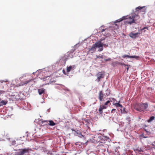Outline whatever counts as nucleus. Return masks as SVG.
<instances>
[{"instance_id":"f257e3e1","label":"nucleus","mask_w":155,"mask_h":155,"mask_svg":"<svg viewBox=\"0 0 155 155\" xmlns=\"http://www.w3.org/2000/svg\"><path fill=\"white\" fill-rule=\"evenodd\" d=\"M139 18L140 16L139 15L133 14L131 16L127 18V20L125 22L126 23L130 25L132 23H134L135 21L139 19Z\"/></svg>"},{"instance_id":"f03ea898","label":"nucleus","mask_w":155,"mask_h":155,"mask_svg":"<svg viewBox=\"0 0 155 155\" xmlns=\"http://www.w3.org/2000/svg\"><path fill=\"white\" fill-rule=\"evenodd\" d=\"M104 72L103 71H101L99 72L97 74L96 76L97 77V78L96 81L99 82L101 80V79L103 78L104 76Z\"/></svg>"},{"instance_id":"7ed1b4c3","label":"nucleus","mask_w":155,"mask_h":155,"mask_svg":"<svg viewBox=\"0 0 155 155\" xmlns=\"http://www.w3.org/2000/svg\"><path fill=\"white\" fill-rule=\"evenodd\" d=\"M41 124L43 125H49L51 126H54L56 124L52 120L42 121Z\"/></svg>"},{"instance_id":"20e7f679","label":"nucleus","mask_w":155,"mask_h":155,"mask_svg":"<svg viewBox=\"0 0 155 155\" xmlns=\"http://www.w3.org/2000/svg\"><path fill=\"white\" fill-rule=\"evenodd\" d=\"M29 149H24L19 150V154L20 155H24L25 153H29Z\"/></svg>"},{"instance_id":"39448f33","label":"nucleus","mask_w":155,"mask_h":155,"mask_svg":"<svg viewBox=\"0 0 155 155\" xmlns=\"http://www.w3.org/2000/svg\"><path fill=\"white\" fill-rule=\"evenodd\" d=\"M103 39H101L100 41H98L96 42L94 44L96 48H100L101 47H103V45H105L103 43L101 42V41Z\"/></svg>"},{"instance_id":"423d86ee","label":"nucleus","mask_w":155,"mask_h":155,"mask_svg":"<svg viewBox=\"0 0 155 155\" xmlns=\"http://www.w3.org/2000/svg\"><path fill=\"white\" fill-rule=\"evenodd\" d=\"M141 104H136L134 105V108L136 110L141 112Z\"/></svg>"},{"instance_id":"0eeeda50","label":"nucleus","mask_w":155,"mask_h":155,"mask_svg":"<svg viewBox=\"0 0 155 155\" xmlns=\"http://www.w3.org/2000/svg\"><path fill=\"white\" fill-rule=\"evenodd\" d=\"M148 107V104L147 103H144L141 104V112L143 111L144 110H146Z\"/></svg>"},{"instance_id":"6e6552de","label":"nucleus","mask_w":155,"mask_h":155,"mask_svg":"<svg viewBox=\"0 0 155 155\" xmlns=\"http://www.w3.org/2000/svg\"><path fill=\"white\" fill-rule=\"evenodd\" d=\"M107 107L104 105H101L98 110L99 113L100 114H102L103 113V110L107 108Z\"/></svg>"},{"instance_id":"1a4fd4ad","label":"nucleus","mask_w":155,"mask_h":155,"mask_svg":"<svg viewBox=\"0 0 155 155\" xmlns=\"http://www.w3.org/2000/svg\"><path fill=\"white\" fill-rule=\"evenodd\" d=\"M122 57L123 58H125L126 57H127L129 58H135L137 59L139 58V56H137L134 55L133 56H130L126 54L123 55Z\"/></svg>"},{"instance_id":"9d476101","label":"nucleus","mask_w":155,"mask_h":155,"mask_svg":"<svg viewBox=\"0 0 155 155\" xmlns=\"http://www.w3.org/2000/svg\"><path fill=\"white\" fill-rule=\"evenodd\" d=\"M104 94L103 91H100L99 93V98L100 101H102L103 100V97Z\"/></svg>"},{"instance_id":"9b49d317","label":"nucleus","mask_w":155,"mask_h":155,"mask_svg":"<svg viewBox=\"0 0 155 155\" xmlns=\"http://www.w3.org/2000/svg\"><path fill=\"white\" fill-rule=\"evenodd\" d=\"M140 33L139 32H137L136 33H133L132 32L130 34V36L133 38H135L137 37H138L137 35L139 34Z\"/></svg>"},{"instance_id":"f8f14e48","label":"nucleus","mask_w":155,"mask_h":155,"mask_svg":"<svg viewBox=\"0 0 155 155\" xmlns=\"http://www.w3.org/2000/svg\"><path fill=\"white\" fill-rule=\"evenodd\" d=\"M96 47L94 44L92 47L89 49V51L91 53H93L95 51L96 49Z\"/></svg>"},{"instance_id":"ddd939ff","label":"nucleus","mask_w":155,"mask_h":155,"mask_svg":"<svg viewBox=\"0 0 155 155\" xmlns=\"http://www.w3.org/2000/svg\"><path fill=\"white\" fill-rule=\"evenodd\" d=\"M75 68V65L70 66L69 67H67V71L68 72H69L71 70H73Z\"/></svg>"},{"instance_id":"4468645a","label":"nucleus","mask_w":155,"mask_h":155,"mask_svg":"<svg viewBox=\"0 0 155 155\" xmlns=\"http://www.w3.org/2000/svg\"><path fill=\"white\" fill-rule=\"evenodd\" d=\"M38 91L39 95H41L45 93V89L44 88L39 89L38 90Z\"/></svg>"},{"instance_id":"2eb2a0df","label":"nucleus","mask_w":155,"mask_h":155,"mask_svg":"<svg viewBox=\"0 0 155 155\" xmlns=\"http://www.w3.org/2000/svg\"><path fill=\"white\" fill-rule=\"evenodd\" d=\"M32 80H28L26 81H24L21 83V84L20 85L23 86L24 85H26L28 83H29Z\"/></svg>"},{"instance_id":"dca6fc26","label":"nucleus","mask_w":155,"mask_h":155,"mask_svg":"<svg viewBox=\"0 0 155 155\" xmlns=\"http://www.w3.org/2000/svg\"><path fill=\"white\" fill-rule=\"evenodd\" d=\"M113 105L117 107H120L121 108L123 107V106L119 104V102L117 103H113Z\"/></svg>"},{"instance_id":"f3484780","label":"nucleus","mask_w":155,"mask_h":155,"mask_svg":"<svg viewBox=\"0 0 155 155\" xmlns=\"http://www.w3.org/2000/svg\"><path fill=\"white\" fill-rule=\"evenodd\" d=\"M8 103L7 101H5L4 100H2L0 102V104H1V106H2L3 105H6Z\"/></svg>"},{"instance_id":"a211bd4d","label":"nucleus","mask_w":155,"mask_h":155,"mask_svg":"<svg viewBox=\"0 0 155 155\" xmlns=\"http://www.w3.org/2000/svg\"><path fill=\"white\" fill-rule=\"evenodd\" d=\"M155 118V117L154 116H152L150 117V119L147 120V122L148 123H150L152 121L154 118Z\"/></svg>"},{"instance_id":"6ab92c4d","label":"nucleus","mask_w":155,"mask_h":155,"mask_svg":"<svg viewBox=\"0 0 155 155\" xmlns=\"http://www.w3.org/2000/svg\"><path fill=\"white\" fill-rule=\"evenodd\" d=\"M145 7H141L140 6H139L136 8V11H138L142 9L143 8H144Z\"/></svg>"},{"instance_id":"aec40b11","label":"nucleus","mask_w":155,"mask_h":155,"mask_svg":"<svg viewBox=\"0 0 155 155\" xmlns=\"http://www.w3.org/2000/svg\"><path fill=\"white\" fill-rule=\"evenodd\" d=\"M124 19L120 18L118 20H117L115 21L114 23V24H115V25H117L116 24V23L122 21Z\"/></svg>"},{"instance_id":"412c9836","label":"nucleus","mask_w":155,"mask_h":155,"mask_svg":"<svg viewBox=\"0 0 155 155\" xmlns=\"http://www.w3.org/2000/svg\"><path fill=\"white\" fill-rule=\"evenodd\" d=\"M118 64L120 65H124L125 66H130L129 65H128L124 63H121V62H119L118 63Z\"/></svg>"},{"instance_id":"4be33fe9","label":"nucleus","mask_w":155,"mask_h":155,"mask_svg":"<svg viewBox=\"0 0 155 155\" xmlns=\"http://www.w3.org/2000/svg\"><path fill=\"white\" fill-rule=\"evenodd\" d=\"M107 30L106 28L105 29H102L101 31V32L102 33V34L104 35H107V34H104L103 32L105 31L106 30Z\"/></svg>"},{"instance_id":"5701e85b","label":"nucleus","mask_w":155,"mask_h":155,"mask_svg":"<svg viewBox=\"0 0 155 155\" xmlns=\"http://www.w3.org/2000/svg\"><path fill=\"white\" fill-rule=\"evenodd\" d=\"M110 102V101H107L106 103H105L104 105L105 106L107 107V105L108 104H109Z\"/></svg>"},{"instance_id":"b1692460","label":"nucleus","mask_w":155,"mask_h":155,"mask_svg":"<svg viewBox=\"0 0 155 155\" xmlns=\"http://www.w3.org/2000/svg\"><path fill=\"white\" fill-rule=\"evenodd\" d=\"M103 56L101 55H96V58H103Z\"/></svg>"},{"instance_id":"393cba45","label":"nucleus","mask_w":155,"mask_h":155,"mask_svg":"<svg viewBox=\"0 0 155 155\" xmlns=\"http://www.w3.org/2000/svg\"><path fill=\"white\" fill-rule=\"evenodd\" d=\"M134 151H137L138 152H140V151L143 152V151L141 150V148H140V150L138 149H136L134 150Z\"/></svg>"},{"instance_id":"a878e982","label":"nucleus","mask_w":155,"mask_h":155,"mask_svg":"<svg viewBox=\"0 0 155 155\" xmlns=\"http://www.w3.org/2000/svg\"><path fill=\"white\" fill-rule=\"evenodd\" d=\"M110 60H111L110 58H108L107 59H104V61H103V62H106L107 61H110Z\"/></svg>"},{"instance_id":"bb28decb","label":"nucleus","mask_w":155,"mask_h":155,"mask_svg":"<svg viewBox=\"0 0 155 155\" xmlns=\"http://www.w3.org/2000/svg\"><path fill=\"white\" fill-rule=\"evenodd\" d=\"M78 136L80 137H84L83 136L81 132H80L79 134H78Z\"/></svg>"},{"instance_id":"cd10ccee","label":"nucleus","mask_w":155,"mask_h":155,"mask_svg":"<svg viewBox=\"0 0 155 155\" xmlns=\"http://www.w3.org/2000/svg\"><path fill=\"white\" fill-rule=\"evenodd\" d=\"M103 47H101V48H100V49H99L98 50V51H102L103 50Z\"/></svg>"},{"instance_id":"c85d7f7f","label":"nucleus","mask_w":155,"mask_h":155,"mask_svg":"<svg viewBox=\"0 0 155 155\" xmlns=\"http://www.w3.org/2000/svg\"><path fill=\"white\" fill-rule=\"evenodd\" d=\"M147 29V30H148V28H147V27H144L142 29H141L140 30L141 31H143V30H144V29Z\"/></svg>"},{"instance_id":"c756f323","label":"nucleus","mask_w":155,"mask_h":155,"mask_svg":"<svg viewBox=\"0 0 155 155\" xmlns=\"http://www.w3.org/2000/svg\"><path fill=\"white\" fill-rule=\"evenodd\" d=\"M8 81H0V82H1V83H2L3 82H6Z\"/></svg>"},{"instance_id":"7c9ffc66","label":"nucleus","mask_w":155,"mask_h":155,"mask_svg":"<svg viewBox=\"0 0 155 155\" xmlns=\"http://www.w3.org/2000/svg\"><path fill=\"white\" fill-rule=\"evenodd\" d=\"M5 92V91H0V94H2Z\"/></svg>"},{"instance_id":"2f4dec72","label":"nucleus","mask_w":155,"mask_h":155,"mask_svg":"<svg viewBox=\"0 0 155 155\" xmlns=\"http://www.w3.org/2000/svg\"><path fill=\"white\" fill-rule=\"evenodd\" d=\"M116 111V109H113L112 110L111 112H115Z\"/></svg>"},{"instance_id":"473e14b6","label":"nucleus","mask_w":155,"mask_h":155,"mask_svg":"<svg viewBox=\"0 0 155 155\" xmlns=\"http://www.w3.org/2000/svg\"><path fill=\"white\" fill-rule=\"evenodd\" d=\"M77 134H79L80 132L78 130L77 131H75Z\"/></svg>"},{"instance_id":"72a5a7b5","label":"nucleus","mask_w":155,"mask_h":155,"mask_svg":"<svg viewBox=\"0 0 155 155\" xmlns=\"http://www.w3.org/2000/svg\"><path fill=\"white\" fill-rule=\"evenodd\" d=\"M63 72L64 73V74H65V72L64 70H63Z\"/></svg>"},{"instance_id":"f704fd0d","label":"nucleus","mask_w":155,"mask_h":155,"mask_svg":"<svg viewBox=\"0 0 155 155\" xmlns=\"http://www.w3.org/2000/svg\"><path fill=\"white\" fill-rule=\"evenodd\" d=\"M142 11L143 12H144L145 11V9H143Z\"/></svg>"},{"instance_id":"c9c22d12","label":"nucleus","mask_w":155,"mask_h":155,"mask_svg":"<svg viewBox=\"0 0 155 155\" xmlns=\"http://www.w3.org/2000/svg\"><path fill=\"white\" fill-rule=\"evenodd\" d=\"M126 68L127 69V71H128V70H129V67H127Z\"/></svg>"},{"instance_id":"e433bc0d","label":"nucleus","mask_w":155,"mask_h":155,"mask_svg":"<svg viewBox=\"0 0 155 155\" xmlns=\"http://www.w3.org/2000/svg\"><path fill=\"white\" fill-rule=\"evenodd\" d=\"M55 82V81H51H51H50V83H52V82Z\"/></svg>"},{"instance_id":"4c0bfd02","label":"nucleus","mask_w":155,"mask_h":155,"mask_svg":"<svg viewBox=\"0 0 155 155\" xmlns=\"http://www.w3.org/2000/svg\"><path fill=\"white\" fill-rule=\"evenodd\" d=\"M15 141H13L12 143L13 144H15Z\"/></svg>"},{"instance_id":"58836bf2","label":"nucleus","mask_w":155,"mask_h":155,"mask_svg":"<svg viewBox=\"0 0 155 155\" xmlns=\"http://www.w3.org/2000/svg\"><path fill=\"white\" fill-rule=\"evenodd\" d=\"M109 91V90L108 89H107L106 90V91Z\"/></svg>"},{"instance_id":"ea45409f","label":"nucleus","mask_w":155,"mask_h":155,"mask_svg":"<svg viewBox=\"0 0 155 155\" xmlns=\"http://www.w3.org/2000/svg\"><path fill=\"white\" fill-rule=\"evenodd\" d=\"M72 131H75V130L74 129H72Z\"/></svg>"},{"instance_id":"a19ab883","label":"nucleus","mask_w":155,"mask_h":155,"mask_svg":"<svg viewBox=\"0 0 155 155\" xmlns=\"http://www.w3.org/2000/svg\"><path fill=\"white\" fill-rule=\"evenodd\" d=\"M143 137L145 138H147V137Z\"/></svg>"},{"instance_id":"79ce46f5","label":"nucleus","mask_w":155,"mask_h":155,"mask_svg":"<svg viewBox=\"0 0 155 155\" xmlns=\"http://www.w3.org/2000/svg\"><path fill=\"white\" fill-rule=\"evenodd\" d=\"M109 94V93L107 94V95H108Z\"/></svg>"},{"instance_id":"37998d69","label":"nucleus","mask_w":155,"mask_h":155,"mask_svg":"<svg viewBox=\"0 0 155 155\" xmlns=\"http://www.w3.org/2000/svg\"><path fill=\"white\" fill-rule=\"evenodd\" d=\"M144 32H145V30L144 31Z\"/></svg>"}]
</instances>
